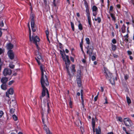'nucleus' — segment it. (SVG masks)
<instances>
[{"instance_id": "nucleus-20", "label": "nucleus", "mask_w": 134, "mask_h": 134, "mask_svg": "<svg viewBox=\"0 0 134 134\" xmlns=\"http://www.w3.org/2000/svg\"><path fill=\"white\" fill-rule=\"evenodd\" d=\"M96 134H101V129L100 127H98V129H96Z\"/></svg>"}, {"instance_id": "nucleus-42", "label": "nucleus", "mask_w": 134, "mask_h": 134, "mask_svg": "<svg viewBox=\"0 0 134 134\" xmlns=\"http://www.w3.org/2000/svg\"><path fill=\"white\" fill-rule=\"evenodd\" d=\"M3 114V112L2 111H0V118H1Z\"/></svg>"}, {"instance_id": "nucleus-35", "label": "nucleus", "mask_w": 134, "mask_h": 134, "mask_svg": "<svg viewBox=\"0 0 134 134\" xmlns=\"http://www.w3.org/2000/svg\"><path fill=\"white\" fill-rule=\"evenodd\" d=\"M71 24L72 29L73 31H74V24L72 22H71Z\"/></svg>"}, {"instance_id": "nucleus-50", "label": "nucleus", "mask_w": 134, "mask_h": 134, "mask_svg": "<svg viewBox=\"0 0 134 134\" xmlns=\"http://www.w3.org/2000/svg\"><path fill=\"white\" fill-rule=\"evenodd\" d=\"M113 56L114 58H117L118 57V55L115 54H113Z\"/></svg>"}, {"instance_id": "nucleus-41", "label": "nucleus", "mask_w": 134, "mask_h": 134, "mask_svg": "<svg viewBox=\"0 0 134 134\" xmlns=\"http://www.w3.org/2000/svg\"><path fill=\"white\" fill-rule=\"evenodd\" d=\"M15 110V109H10V112L12 114H13L14 112V111Z\"/></svg>"}, {"instance_id": "nucleus-51", "label": "nucleus", "mask_w": 134, "mask_h": 134, "mask_svg": "<svg viewBox=\"0 0 134 134\" xmlns=\"http://www.w3.org/2000/svg\"><path fill=\"white\" fill-rule=\"evenodd\" d=\"M2 30V29L1 28H0V37H1L2 36V32L1 31Z\"/></svg>"}, {"instance_id": "nucleus-54", "label": "nucleus", "mask_w": 134, "mask_h": 134, "mask_svg": "<svg viewBox=\"0 0 134 134\" xmlns=\"http://www.w3.org/2000/svg\"><path fill=\"white\" fill-rule=\"evenodd\" d=\"M44 2L45 5L46 6L47 2L46 0H44Z\"/></svg>"}, {"instance_id": "nucleus-44", "label": "nucleus", "mask_w": 134, "mask_h": 134, "mask_svg": "<svg viewBox=\"0 0 134 134\" xmlns=\"http://www.w3.org/2000/svg\"><path fill=\"white\" fill-rule=\"evenodd\" d=\"M72 104V102L71 100H70V101H69V105L70 106L71 108H72V107L71 106Z\"/></svg>"}, {"instance_id": "nucleus-12", "label": "nucleus", "mask_w": 134, "mask_h": 134, "mask_svg": "<svg viewBox=\"0 0 134 134\" xmlns=\"http://www.w3.org/2000/svg\"><path fill=\"white\" fill-rule=\"evenodd\" d=\"M8 55L10 59L12 60L14 59V54L12 51L9 50L8 53Z\"/></svg>"}, {"instance_id": "nucleus-21", "label": "nucleus", "mask_w": 134, "mask_h": 134, "mask_svg": "<svg viewBox=\"0 0 134 134\" xmlns=\"http://www.w3.org/2000/svg\"><path fill=\"white\" fill-rule=\"evenodd\" d=\"M125 28L126 27L124 25H123L121 28L122 32L123 33H124L125 32Z\"/></svg>"}, {"instance_id": "nucleus-56", "label": "nucleus", "mask_w": 134, "mask_h": 134, "mask_svg": "<svg viewBox=\"0 0 134 134\" xmlns=\"http://www.w3.org/2000/svg\"><path fill=\"white\" fill-rule=\"evenodd\" d=\"M70 59L73 62H74V58L72 57H70Z\"/></svg>"}, {"instance_id": "nucleus-23", "label": "nucleus", "mask_w": 134, "mask_h": 134, "mask_svg": "<svg viewBox=\"0 0 134 134\" xmlns=\"http://www.w3.org/2000/svg\"><path fill=\"white\" fill-rule=\"evenodd\" d=\"M72 68L71 69V71L73 72V73H72L73 75L74 74V72H75L76 71V70H75V66L74 65H72Z\"/></svg>"}, {"instance_id": "nucleus-46", "label": "nucleus", "mask_w": 134, "mask_h": 134, "mask_svg": "<svg viewBox=\"0 0 134 134\" xmlns=\"http://www.w3.org/2000/svg\"><path fill=\"white\" fill-rule=\"evenodd\" d=\"M112 42L114 44H115L116 43V41L115 39H113L112 41Z\"/></svg>"}, {"instance_id": "nucleus-15", "label": "nucleus", "mask_w": 134, "mask_h": 134, "mask_svg": "<svg viewBox=\"0 0 134 134\" xmlns=\"http://www.w3.org/2000/svg\"><path fill=\"white\" fill-rule=\"evenodd\" d=\"M7 86L6 84L2 83L1 86V87L2 89L5 90L7 89Z\"/></svg>"}, {"instance_id": "nucleus-37", "label": "nucleus", "mask_w": 134, "mask_h": 134, "mask_svg": "<svg viewBox=\"0 0 134 134\" xmlns=\"http://www.w3.org/2000/svg\"><path fill=\"white\" fill-rule=\"evenodd\" d=\"M86 43L87 44H89L90 43V40L88 38H86Z\"/></svg>"}, {"instance_id": "nucleus-4", "label": "nucleus", "mask_w": 134, "mask_h": 134, "mask_svg": "<svg viewBox=\"0 0 134 134\" xmlns=\"http://www.w3.org/2000/svg\"><path fill=\"white\" fill-rule=\"evenodd\" d=\"M35 34H33V35L32 36V38L31 37V34H30V39L29 37L30 40V41H32L35 44L37 48L39 50L40 48L38 46L37 43H39L40 39L39 37L37 36H34Z\"/></svg>"}, {"instance_id": "nucleus-13", "label": "nucleus", "mask_w": 134, "mask_h": 134, "mask_svg": "<svg viewBox=\"0 0 134 134\" xmlns=\"http://www.w3.org/2000/svg\"><path fill=\"white\" fill-rule=\"evenodd\" d=\"M8 78L6 77H3L1 79V82L2 83L6 84L8 81Z\"/></svg>"}, {"instance_id": "nucleus-9", "label": "nucleus", "mask_w": 134, "mask_h": 134, "mask_svg": "<svg viewBox=\"0 0 134 134\" xmlns=\"http://www.w3.org/2000/svg\"><path fill=\"white\" fill-rule=\"evenodd\" d=\"M124 121L126 126L129 127L131 126V120L129 118H125L124 119Z\"/></svg>"}, {"instance_id": "nucleus-19", "label": "nucleus", "mask_w": 134, "mask_h": 134, "mask_svg": "<svg viewBox=\"0 0 134 134\" xmlns=\"http://www.w3.org/2000/svg\"><path fill=\"white\" fill-rule=\"evenodd\" d=\"M9 94L11 95H12L14 93V90L13 88H10L8 91H7Z\"/></svg>"}, {"instance_id": "nucleus-10", "label": "nucleus", "mask_w": 134, "mask_h": 134, "mask_svg": "<svg viewBox=\"0 0 134 134\" xmlns=\"http://www.w3.org/2000/svg\"><path fill=\"white\" fill-rule=\"evenodd\" d=\"M104 70L105 73L106 74L105 76L107 79H110V78L111 77L113 76L111 73H110V72H109L107 69H104Z\"/></svg>"}, {"instance_id": "nucleus-52", "label": "nucleus", "mask_w": 134, "mask_h": 134, "mask_svg": "<svg viewBox=\"0 0 134 134\" xmlns=\"http://www.w3.org/2000/svg\"><path fill=\"white\" fill-rule=\"evenodd\" d=\"M98 97V95H97L96 97H95L94 99L95 101H96L97 100V98Z\"/></svg>"}, {"instance_id": "nucleus-63", "label": "nucleus", "mask_w": 134, "mask_h": 134, "mask_svg": "<svg viewBox=\"0 0 134 134\" xmlns=\"http://www.w3.org/2000/svg\"><path fill=\"white\" fill-rule=\"evenodd\" d=\"M115 25H116V28L117 29L118 28V25L117 24H115Z\"/></svg>"}, {"instance_id": "nucleus-27", "label": "nucleus", "mask_w": 134, "mask_h": 134, "mask_svg": "<svg viewBox=\"0 0 134 134\" xmlns=\"http://www.w3.org/2000/svg\"><path fill=\"white\" fill-rule=\"evenodd\" d=\"M116 46L115 45L112 44V49L113 51H114L116 49Z\"/></svg>"}, {"instance_id": "nucleus-53", "label": "nucleus", "mask_w": 134, "mask_h": 134, "mask_svg": "<svg viewBox=\"0 0 134 134\" xmlns=\"http://www.w3.org/2000/svg\"><path fill=\"white\" fill-rule=\"evenodd\" d=\"M124 41L126 42H127L129 41V40L127 38H125L124 40Z\"/></svg>"}, {"instance_id": "nucleus-45", "label": "nucleus", "mask_w": 134, "mask_h": 134, "mask_svg": "<svg viewBox=\"0 0 134 134\" xmlns=\"http://www.w3.org/2000/svg\"><path fill=\"white\" fill-rule=\"evenodd\" d=\"M105 102L104 103V104H107L108 103L107 102V97H106L105 98Z\"/></svg>"}, {"instance_id": "nucleus-48", "label": "nucleus", "mask_w": 134, "mask_h": 134, "mask_svg": "<svg viewBox=\"0 0 134 134\" xmlns=\"http://www.w3.org/2000/svg\"><path fill=\"white\" fill-rule=\"evenodd\" d=\"M122 129H123V130H124L125 132L126 133L127 132V130L126 129V128H125L124 127H122Z\"/></svg>"}, {"instance_id": "nucleus-38", "label": "nucleus", "mask_w": 134, "mask_h": 134, "mask_svg": "<svg viewBox=\"0 0 134 134\" xmlns=\"http://www.w3.org/2000/svg\"><path fill=\"white\" fill-rule=\"evenodd\" d=\"M60 24L59 21L58 20V22L55 24L54 27L55 28H57V26H58V25Z\"/></svg>"}, {"instance_id": "nucleus-11", "label": "nucleus", "mask_w": 134, "mask_h": 134, "mask_svg": "<svg viewBox=\"0 0 134 134\" xmlns=\"http://www.w3.org/2000/svg\"><path fill=\"white\" fill-rule=\"evenodd\" d=\"M86 12L87 13V16L88 17V23L90 26L91 25V18L90 16V13L88 6L86 7Z\"/></svg>"}, {"instance_id": "nucleus-25", "label": "nucleus", "mask_w": 134, "mask_h": 134, "mask_svg": "<svg viewBox=\"0 0 134 134\" xmlns=\"http://www.w3.org/2000/svg\"><path fill=\"white\" fill-rule=\"evenodd\" d=\"M82 43H83V40H82L81 42L80 43V46L81 48V51H82L83 53H84V51L83 49V47H82Z\"/></svg>"}, {"instance_id": "nucleus-64", "label": "nucleus", "mask_w": 134, "mask_h": 134, "mask_svg": "<svg viewBox=\"0 0 134 134\" xmlns=\"http://www.w3.org/2000/svg\"><path fill=\"white\" fill-rule=\"evenodd\" d=\"M107 134H114L112 132L108 133Z\"/></svg>"}, {"instance_id": "nucleus-29", "label": "nucleus", "mask_w": 134, "mask_h": 134, "mask_svg": "<svg viewBox=\"0 0 134 134\" xmlns=\"http://www.w3.org/2000/svg\"><path fill=\"white\" fill-rule=\"evenodd\" d=\"M14 120L15 121H16L18 120L17 116L15 115H13L12 116Z\"/></svg>"}, {"instance_id": "nucleus-3", "label": "nucleus", "mask_w": 134, "mask_h": 134, "mask_svg": "<svg viewBox=\"0 0 134 134\" xmlns=\"http://www.w3.org/2000/svg\"><path fill=\"white\" fill-rule=\"evenodd\" d=\"M29 4L30 6H31V13L30 15V18L31 19V27L32 30L33 32H35L36 31V26H35V24L34 22V17L35 15L32 12L33 9L32 8V6L31 2H29Z\"/></svg>"}, {"instance_id": "nucleus-7", "label": "nucleus", "mask_w": 134, "mask_h": 134, "mask_svg": "<svg viewBox=\"0 0 134 134\" xmlns=\"http://www.w3.org/2000/svg\"><path fill=\"white\" fill-rule=\"evenodd\" d=\"M93 50L94 47L92 44L88 46L87 53L89 55V57H91L92 55H96V53H93Z\"/></svg>"}, {"instance_id": "nucleus-36", "label": "nucleus", "mask_w": 134, "mask_h": 134, "mask_svg": "<svg viewBox=\"0 0 134 134\" xmlns=\"http://www.w3.org/2000/svg\"><path fill=\"white\" fill-rule=\"evenodd\" d=\"M118 120L120 122H122L123 121L122 118L121 117H118Z\"/></svg>"}, {"instance_id": "nucleus-30", "label": "nucleus", "mask_w": 134, "mask_h": 134, "mask_svg": "<svg viewBox=\"0 0 134 134\" xmlns=\"http://www.w3.org/2000/svg\"><path fill=\"white\" fill-rule=\"evenodd\" d=\"M110 15L111 16L113 20L115 21V18L114 16V14L112 13H111L110 14Z\"/></svg>"}, {"instance_id": "nucleus-26", "label": "nucleus", "mask_w": 134, "mask_h": 134, "mask_svg": "<svg viewBox=\"0 0 134 134\" xmlns=\"http://www.w3.org/2000/svg\"><path fill=\"white\" fill-rule=\"evenodd\" d=\"M95 120L94 118H92V127L95 126Z\"/></svg>"}, {"instance_id": "nucleus-34", "label": "nucleus", "mask_w": 134, "mask_h": 134, "mask_svg": "<svg viewBox=\"0 0 134 134\" xmlns=\"http://www.w3.org/2000/svg\"><path fill=\"white\" fill-rule=\"evenodd\" d=\"M15 67V65L12 64H10L9 65V67L11 69H13Z\"/></svg>"}, {"instance_id": "nucleus-8", "label": "nucleus", "mask_w": 134, "mask_h": 134, "mask_svg": "<svg viewBox=\"0 0 134 134\" xmlns=\"http://www.w3.org/2000/svg\"><path fill=\"white\" fill-rule=\"evenodd\" d=\"M12 73V70L11 69L7 68L4 69L3 72V74L4 76H6L7 75H11Z\"/></svg>"}, {"instance_id": "nucleus-2", "label": "nucleus", "mask_w": 134, "mask_h": 134, "mask_svg": "<svg viewBox=\"0 0 134 134\" xmlns=\"http://www.w3.org/2000/svg\"><path fill=\"white\" fill-rule=\"evenodd\" d=\"M42 96H41L40 97ZM44 96H43L42 99H40L41 101V107L42 108V121L44 125L45 123H48V119L47 117V115L49 113L50 109L49 102L47 101L46 102V100H43L42 101V99H43V97Z\"/></svg>"}, {"instance_id": "nucleus-62", "label": "nucleus", "mask_w": 134, "mask_h": 134, "mask_svg": "<svg viewBox=\"0 0 134 134\" xmlns=\"http://www.w3.org/2000/svg\"><path fill=\"white\" fill-rule=\"evenodd\" d=\"M62 58H63V60H64H64H66L65 58V56H62Z\"/></svg>"}, {"instance_id": "nucleus-58", "label": "nucleus", "mask_w": 134, "mask_h": 134, "mask_svg": "<svg viewBox=\"0 0 134 134\" xmlns=\"http://www.w3.org/2000/svg\"><path fill=\"white\" fill-rule=\"evenodd\" d=\"M3 52V50L2 49L0 48V54H1Z\"/></svg>"}, {"instance_id": "nucleus-14", "label": "nucleus", "mask_w": 134, "mask_h": 134, "mask_svg": "<svg viewBox=\"0 0 134 134\" xmlns=\"http://www.w3.org/2000/svg\"><path fill=\"white\" fill-rule=\"evenodd\" d=\"M44 127L43 128L44 130L46 131L47 134H52L50 132L49 129L47 127L46 124L44 125Z\"/></svg>"}, {"instance_id": "nucleus-39", "label": "nucleus", "mask_w": 134, "mask_h": 134, "mask_svg": "<svg viewBox=\"0 0 134 134\" xmlns=\"http://www.w3.org/2000/svg\"><path fill=\"white\" fill-rule=\"evenodd\" d=\"M4 26V23L3 21H0V26L3 27Z\"/></svg>"}, {"instance_id": "nucleus-61", "label": "nucleus", "mask_w": 134, "mask_h": 134, "mask_svg": "<svg viewBox=\"0 0 134 134\" xmlns=\"http://www.w3.org/2000/svg\"><path fill=\"white\" fill-rule=\"evenodd\" d=\"M116 7L119 8H120V5L119 4H118L116 5Z\"/></svg>"}, {"instance_id": "nucleus-6", "label": "nucleus", "mask_w": 134, "mask_h": 134, "mask_svg": "<svg viewBox=\"0 0 134 134\" xmlns=\"http://www.w3.org/2000/svg\"><path fill=\"white\" fill-rule=\"evenodd\" d=\"M76 80L79 87H80L82 85L81 80V71L80 70H78L77 71Z\"/></svg>"}, {"instance_id": "nucleus-40", "label": "nucleus", "mask_w": 134, "mask_h": 134, "mask_svg": "<svg viewBox=\"0 0 134 134\" xmlns=\"http://www.w3.org/2000/svg\"><path fill=\"white\" fill-rule=\"evenodd\" d=\"M14 81L13 80L10 81L8 83V85H11L12 83H14Z\"/></svg>"}, {"instance_id": "nucleus-28", "label": "nucleus", "mask_w": 134, "mask_h": 134, "mask_svg": "<svg viewBox=\"0 0 134 134\" xmlns=\"http://www.w3.org/2000/svg\"><path fill=\"white\" fill-rule=\"evenodd\" d=\"M27 26H28V28H29V37H30V38H30V34H31V29H30V24H29V22ZM30 39L31 38H30Z\"/></svg>"}, {"instance_id": "nucleus-5", "label": "nucleus", "mask_w": 134, "mask_h": 134, "mask_svg": "<svg viewBox=\"0 0 134 134\" xmlns=\"http://www.w3.org/2000/svg\"><path fill=\"white\" fill-rule=\"evenodd\" d=\"M65 55L66 58L67 60H64V61L65 62V64L66 65V68L67 70V72L68 73V75L70 76V80H71V77L73 75L70 74L69 69V65L70 64V62L69 59V56L68 55H66V54H65Z\"/></svg>"}, {"instance_id": "nucleus-22", "label": "nucleus", "mask_w": 134, "mask_h": 134, "mask_svg": "<svg viewBox=\"0 0 134 134\" xmlns=\"http://www.w3.org/2000/svg\"><path fill=\"white\" fill-rule=\"evenodd\" d=\"M95 55H93L91 57H89L90 58V59L91 58L92 60L93 61L95 60L96 59V57Z\"/></svg>"}, {"instance_id": "nucleus-33", "label": "nucleus", "mask_w": 134, "mask_h": 134, "mask_svg": "<svg viewBox=\"0 0 134 134\" xmlns=\"http://www.w3.org/2000/svg\"><path fill=\"white\" fill-rule=\"evenodd\" d=\"M79 29L82 30V24L81 23H80L78 26Z\"/></svg>"}, {"instance_id": "nucleus-17", "label": "nucleus", "mask_w": 134, "mask_h": 134, "mask_svg": "<svg viewBox=\"0 0 134 134\" xmlns=\"http://www.w3.org/2000/svg\"><path fill=\"white\" fill-rule=\"evenodd\" d=\"M7 46L8 49L11 50L13 48L14 46L11 43H9L7 45Z\"/></svg>"}, {"instance_id": "nucleus-59", "label": "nucleus", "mask_w": 134, "mask_h": 134, "mask_svg": "<svg viewBox=\"0 0 134 134\" xmlns=\"http://www.w3.org/2000/svg\"><path fill=\"white\" fill-rule=\"evenodd\" d=\"M100 88H101V91L102 92H103L104 91V89H103V87H100Z\"/></svg>"}, {"instance_id": "nucleus-16", "label": "nucleus", "mask_w": 134, "mask_h": 134, "mask_svg": "<svg viewBox=\"0 0 134 134\" xmlns=\"http://www.w3.org/2000/svg\"><path fill=\"white\" fill-rule=\"evenodd\" d=\"M16 103L15 100H12V102H10V106H12L13 107H15L16 105Z\"/></svg>"}, {"instance_id": "nucleus-24", "label": "nucleus", "mask_w": 134, "mask_h": 134, "mask_svg": "<svg viewBox=\"0 0 134 134\" xmlns=\"http://www.w3.org/2000/svg\"><path fill=\"white\" fill-rule=\"evenodd\" d=\"M126 99L127 102L128 104L129 105V104L131 103V100L130 98L128 96H127L126 97Z\"/></svg>"}, {"instance_id": "nucleus-1", "label": "nucleus", "mask_w": 134, "mask_h": 134, "mask_svg": "<svg viewBox=\"0 0 134 134\" xmlns=\"http://www.w3.org/2000/svg\"><path fill=\"white\" fill-rule=\"evenodd\" d=\"M35 54L37 57V58H36L35 59L38 65H41L40 69L41 72V83L42 89V96H41L40 98L41 99H42L43 96H45L46 92L47 93V96L48 98H49V94L46 88L49 85L47 75L46 71L44 70V66L42 64H41L40 63V61L43 62V60L42 58L41 53H39L38 51L35 52Z\"/></svg>"}, {"instance_id": "nucleus-57", "label": "nucleus", "mask_w": 134, "mask_h": 134, "mask_svg": "<svg viewBox=\"0 0 134 134\" xmlns=\"http://www.w3.org/2000/svg\"><path fill=\"white\" fill-rule=\"evenodd\" d=\"M55 0H53V4L55 7H56V5L55 3Z\"/></svg>"}, {"instance_id": "nucleus-18", "label": "nucleus", "mask_w": 134, "mask_h": 134, "mask_svg": "<svg viewBox=\"0 0 134 134\" xmlns=\"http://www.w3.org/2000/svg\"><path fill=\"white\" fill-rule=\"evenodd\" d=\"M108 79L109 80L110 82L113 85L115 83V80L113 76L111 77L110 79Z\"/></svg>"}, {"instance_id": "nucleus-49", "label": "nucleus", "mask_w": 134, "mask_h": 134, "mask_svg": "<svg viewBox=\"0 0 134 134\" xmlns=\"http://www.w3.org/2000/svg\"><path fill=\"white\" fill-rule=\"evenodd\" d=\"M113 9V7L112 6H110V7L109 10L110 11H112Z\"/></svg>"}, {"instance_id": "nucleus-60", "label": "nucleus", "mask_w": 134, "mask_h": 134, "mask_svg": "<svg viewBox=\"0 0 134 134\" xmlns=\"http://www.w3.org/2000/svg\"><path fill=\"white\" fill-rule=\"evenodd\" d=\"M124 37H125L126 38H127L128 37V34H127Z\"/></svg>"}, {"instance_id": "nucleus-43", "label": "nucleus", "mask_w": 134, "mask_h": 134, "mask_svg": "<svg viewBox=\"0 0 134 134\" xmlns=\"http://www.w3.org/2000/svg\"><path fill=\"white\" fill-rule=\"evenodd\" d=\"M46 37L48 36L49 32L48 30H46Z\"/></svg>"}, {"instance_id": "nucleus-47", "label": "nucleus", "mask_w": 134, "mask_h": 134, "mask_svg": "<svg viewBox=\"0 0 134 134\" xmlns=\"http://www.w3.org/2000/svg\"><path fill=\"white\" fill-rule=\"evenodd\" d=\"M9 94L8 92L7 91L6 93V96L7 97L9 98Z\"/></svg>"}, {"instance_id": "nucleus-31", "label": "nucleus", "mask_w": 134, "mask_h": 134, "mask_svg": "<svg viewBox=\"0 0 134 134\" xmlns=\"http://www.w3.org/2000/svg\"><path fill=\"white\" fill-rule=\"evenodd\" d=\"M97 9V7L95 6H94L92 7V10L93 11H96Z\"/></svg>"}, {"instance_id": "nucleus-32", "label": "nucleus", "mask_w": 134, "mask_h": 134, "mask_svg": "<svg viewBox=\"0 0 134 134\" xmlns=\"http://www.w3.org/2000/svg\"><path fill=\"white\" fill-rule=\"evenodd\" d=\"M94 20L96 21H98L99 23H100L101 21V19L99 17H98L97 18H94Z\"/></svg>"}, {"instance_id": "nucleus-55", "label": "nucleus", "mask_w": 134, "mask_h": 134, "mask_svg": "<svg viewBox=\"0 0 134 134\" xmlns=\"http://www.w3.org/2000/svg\"><path fill=\"white\" fill-rule=\"evenodd\" d=\"M127 53L129 55H131L132 54V52L130 51H127Z\"/></svg>"}]
</instances>
